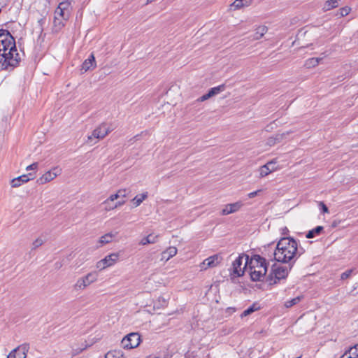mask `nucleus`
Wrapping results in <instances>:
<instances>
[{
    "label": "nucleus",
    "mask_w": 358,
    "mask_h": 358,
    "mask_svg": "<svg viewBox=\"0 0 358 358\" xmlns=\"http://www.w3.org/2000/svg\"><path fill=\"white\" fill-rule=\"evenodd\" d=\"M20 57L17 53L15 41L10 33L0 30V69L6 70L18 66Z\"/></svg>",
    "instance_id": "nucleus-1"
},
{
    "label": "nucleus",
    "mask_w": 358,
    "mask_h": 358,
    "mask_svg": "<svg viewBox=\"0 0 358 358\" xmlns=\"http://www.w3.org/2000/svg\"><path fill=\"white\" fill-rule=\"evenodd\" d=\"M303 252L298 249V243L292 237H283L278 242L273 252L274 259L282 263H288L299 257Z\"/></svg>",
    "instance_id": "nucleus-2"
},
{
    "label": "nucleus",
    "mask_w": 358,
    "mask_h": 358,
    "mask_svg": "<svg viewBox=\"0 0 358 358\" xmlns=\"http://www.w3.org/2000/svg\"><path fill=\"white\" fill-rule=\"evenodd\" d=\"M243 268H248L252 281H262L266 274L268 263L265 258L259 255H254L250 258L245 255Z\"/></svg>",
    "instance_id": "nucleus-3"
},
{
    "label": "nucleus",
    "mask_w": 358,
    "mask_h": 358,
    "mask_svg": "<svg viewBox=\"0 0 358 358\" xmlns=\"http://www.w3.org/2000/svg\"><path fill=\"white\" fill-rule=\"evenodd\" d=\"M288 273L289 270L287 267L274 264L272 266L271 273L267 277V281L270 285L276 284L280 280L285 279Z\"/></svg>",
    "instance_id": "nucleus-4"
},
{
    "label": "nucleus",
    "mask_w": 358,
    "mask_h": 358,
    "mask_svg": "<svg viewBox=\"0 0 358 358\" xmlns=\"http://www.w3.org/2000/svg\"><path fill=\"white\" fill-rule=\"evenodd\" d=\"M141 343V336L138 333L132 332L125 336L121 342L124 349L130 350L137 348Z\"/></svg>",
    "instance_id": "nucleus-5"
},
{
    "label": "nucleus",
    "mask_w": 358,
    "mask_h": 358,
    "mask_svg": "<svg viewBox=\"0 0 358 358\" xmlns=\"http://www.w3.org/2000/svg\"><path fill=\"white\" fill-rule=\"evenodd\" d=\"M98 278V273L96 271L87 273L84 277L79 278L74 285V289L83 290L87 286L96 281Z\"/></svg>",
    "instance_id": "nucleus-6"
},
{
    "label": "nucleus",
    "mask_w": 358,
    "mask_h": 358,
    "mask_svg": "<svg viewBox=\"0 0 358 358\" xmlns=\"http://www.w3.org/2000/svg\"><path fill=\"white\" fill-rule=\"evenodd\" d=\"M222 260V257L220 254L212 255L203 260L200 264L199 267L201 271L206 270L208 268H214L218 266Z\"/></svg>",
    "instance_id": "nucleus-7"
},
{
    "label": "nucleus",
    "mask_w": 358,
    "mask_h": 358,
    "mask_svg": "<svg viewBox=\"0 0 358 358\" xmlns=\"http://www.w3.org/2000/svg\"><path fill=\"white\" fill-rule=\"evenodd\" d=\"M111 131L112 129L106 123L103 122L93 131L92 136H88V141L92 140V138L102 139Z\"/></svg>",
    "instance_id": "nucleus-8"
},
{
    "label": "nucleus",
    "mask_w": 358,
    "mask_h": 358,
    "mask_svg": "<svg viewBox=\"0 0 358 358\" xmlns=\"http://www.w3.org/2000/svg\"><path fill=\"white\" fill-rule=\"evenodd\" d=\"M29 350V343H23L13 349L7 356V358H26Z\"/></svg>",
    "instance_id": "nucleus-9"
},
{
    "label": "nucleus",
    "mask_w": 358,
    "mask_h": 358,
    "mask_svg": "<svg viewBox=\"0 0 358 358\" xmlns=\"http://www.w3.org/2000/svg\"><path fill=\"white\" fill-rule=\"evenodd\" d=\"M59 174L60 170L57 167L53 168L52 170L47 171L41 177L38 178L36 182L39 185L45 184L55 179Z\"/></svg>",
    "instance_id": "nucleus-10"
},
{
    "label": "nucleus",
    "mask_w": 358,
    "mask_h": 358,
    "mask_svg": "<svg viewBox=\"0 0 358 358\" xmlns=\"http://www.w3.org/2000/svg\"><path fill=\"white\" fill-rule=\"evenodd\" d=\"M117 253H112L107 255L104 259L97 262L96 266L98 268L103 269L106 267L113 265L118 259Z\"/></svg>",
    "instance_id": "nucleus-11"
},
{
    "label": "nucleus",
    "mask_w": 358,
    "mask_h": 358,
    "mask_svg": "<svg viewBox=\"0 0 358 358\" xmlns=\"http://www.w3.org/2000/svg\"><path fill=\"white\" fill-rule=\"evenodd\" d=\"M246 255H239L232 264V275L240 277L243 275L245 268H242L243 259L245 258Z\"/></svg>",
    "instance_id": "nucleus-12"
},
{
    "label": "nucleus",
    "mask_w": 358,
    "mask_h": 358,
    "mask_svg": "<svg viewBox=\"0 0 358 358\" xmlns=\"http://www.w3.org/2000/svg\"><path fill=\"white\" fill-rule=\"evenodd\" d=\"M34 173H29L28 174L22 175L17 178H15L11 180V186L12 187H18L22 183L28 182L30 180L34 178Z\"/></svg>",
    "instance_id": "nucleus-13"
},
{
    "label": "nucleus",
    "mask_w": 358,
    "mask_h": 358,
    "mask_svg": "<svg viewBox=\"0 0 358 358\" xmlns=\"http://www.w3.org/2000/svg\"><path fill=\"white\" fill-rule=\"evenodd\" d=\"M243 206L241 201H237L233 203L226 205L221 212V215H227L231 213L238 211Z\"/></svg>",
    "instance_id": "nucleus-14"
},
{
    "label": "nucleus",
    "mask_w": 358,
    "mask_h": 358,
    "mask_svg": "<svg viewBox=\"0 0 358 358\" xmlns=\"http://www.w3.org/2000/svg\"><path fill=\"white\" fill-rule=\"evenodd\" d=\"M96 67L95 57L93 54H91L88 59H85L83 64L81 71L86 72L90 69H93Z\"/></svg>",
    "instance_id": "nucleus-15"
},
{
    "label": "nucleus",
    "mask_w": 358,
    "mask_h": 358,
    "mask_svg": "<svg viewBox=\"0 0 358 358\" xmlns=\"http://www.w3.org/2000/svg\"><path fill=\"white\" fill-rule=\"evenodd\" d=\"M276 162L275 160H272L266 163V164L262 166L259 168V176L261 178L265 177L268 176L270 173L274 171L275 168H269V166H272L275 164Z\"/></svg>",
    "instance_id": "nucleus-16"
},
{
    "label": "nucleus",
    "mask_w": 358,
    "mask_h": 358,
    "mask_svg": "<svg viewBox=\"0 0 358 358\" xmlns=\"http://www.w3.org/2000/svg\"><path fill=\"white\" fill-rule=\"evenodd\" d=\"M177 248L173 246H171L168 248L165 251L162 253V260H165L166 262L170 259L171 257H174L177 254Z\"/></svg>",
    "instance_id": "nucleus-17"
},
{
    "label": "nucleus",
    "mask_w": 358,
    "mask_h": 358,
    "mask_svg": "<svg viewBox=\"0 0 358 358\" xmlns=\"http://www.w3.org/2000/svg\"><path fill=\"white\" fill-rule=\"evenodd\" d=\"M66 21L67 20H64L62 17L54 16L53 31L59 32V31H61L62 29L64 27Z\"/></svg>",
    "instance_id": "nucleus-18"
},
{
    "label": "nucleus",
    "mask_w": 358,
    "mask_h": 358,
    "mask_svg": "<svg viewBox=\"0 0 358 358\" xmlns=\"http://www.w3.org/2000/svg\"><path fill=\"white\" fill-rule=\"evenodd\" d=\"M126 189H120L117 191V193L110 195L108 199H107L104 202L103 204L108 205L110 201H113L118 198L120 197H126Z\"/></svg>",
    "instance_id": "nucleus-19"
},
{
    "label": "nucleus",
    "mask_w": 358,
    "mask_h": 358,
    "mask_svg": "<svg viewBox=\"0 0 358 358\" xmlns=\"http://www.w3.org/2000/svg\"><path fill=\"white\" fill-rule=\"evenodd\" d=\"M117 234V233H108L101 236L99 241L100 246L111 243L113 241V239L116 236Z\"/></svg>",
    "instance_id": "nucleus-20"
},
{
    "label": "nucleus",
    "mask_w": 358,
    "mask_h": 358,
    "mask_svg": "<svg viewBox=\"0 0 358 358\" xmlns=\"http://www.w3.org/2000/svg\"><path fill=\"white\" fill-rule=\"evenodd\" d=\"M268 31L266 26H259L256 29L255 33L250 36L252 40H259Z\"/></svg>",
    "instance_id": "nucleus-21"
},
{
    "label": "nucleus",
    "mask_w": 358,
    "mask_h": 358,
    "mask_svg": "<svg viewBox=\"0 0 358 358\" xmlns=\"http://www.w3.org/2000/svg\"><path fill=\"white\" fill-rule=\"evenodd\" d=\"M324 231V227L322 226H317L315 228L310 230L306 235L307 238H313L322 234Z\"/></svg>",
    "instance_id": "nucleus-22"
},
{
    "label": "nucleus",
    "mask_w": 358,
    "mask_h": 358,
    "mask_svg": "<svg viewBox=\"0 0 358 358\" xmlns=\"http://www.w3.org/2000/svg\"><path fill=\"white\" fill-rule=\"evenodd\" d=\"M341 0H328L324 3L323 9L325 11L330 10L338 7Z\"/></svg>",
    "instance_id": "nucleus-23"
},
{
    "label": "nucleus",
    "mask_w": 358,
    "mask_h": 358,
    "mask_svg": "<svg viewBox=\"0 0 358 358\" xmlns=\"http://www.w3.org/2000/svg\"><path fill=\"white\" fill-rule=\"evenodd\" d=\"M69 10H64L61 7H57L55 10V16L58 17H62L64 20H67L69 17Z\"/></svg>",
    "instance_id": "nucleus-24"
},
{
    "label": "nucleus",
    "mask_w": 358,
    "mask_h": 358,
    "mask_svg": "<svg viewBox=\"0 0 358 358\" xmlns=\"http://www.w3.org/2000/svg\"><path fill=\"white\" fill-rule=\"evenodd\" d=\"M105 358H125L123 355V352L121 350H110L108 352L106 355Z\"/></svg>",
    "instance_id": "nucleus-25"
},
{
    "label": "nucleus",
    "mask_w": 358,
    "mask_h": 358,
    "mask_svg": "<svg viewBox=\"0 0 358 358\" xmlns=\"http://www.w3.org/2000/svg\"><path fill=\"white\" fill-rule=\"evenodd\" d=\"M321 59V58L317 57L310 58L305 62L304 66L308 69L313 68L319 64Z\"/></svg>",
    "instance_id": "nucleus-26"
},
{
    "label": "nucleus",
    "mask_w": 358,
    "mask_h": 358,
    "mask_svg": "<svg viewBox=\"0 0 358 358\" xmlns=\"http://www.w3.org/2000/svg\"><path fill=\"white\" fill-rule=\"evenodd\" d=\"M148 197V192L143 193L139 195H136L134 199L135 206L137 207Z\"/></svg>",
    "instance_id": "nucleus-27"
},
{
    "label": "nucleus",
    "mask_w": 358,
    "mask_h": 358,
    "mask_svg": "<svg viewBox=\"0 0 358 358\" xmlns=\"http://www.w3.org/2000/svg\"><path fill=\"white\" fill-rule=\"evenodd\" d=\"M157 236H152V234H149L148 236L143 238L141 241V245H146L149 243H155L157 241Z\"/></svg>",
    "instance_id": "nucleus-28"
},
{
    "label": "nucleus",
    "mask_w": 358,
    "mask_h": 358,
    "mask_svg": "<svg viewBox=\"0 0 358 358\" xmlns=\"http://www.w3.org/2000/svg\"><path fill=\"white\" fill-rule=\"evenodd\" d=\"M224 89H225V85H220L219 86L210 88L208 92L210 93V96L213 97V96L218 94L221 92L224 91Z\"/></svg>",
    "instance_id": "nucleus-29"
},
{
    "label": "nucleus",
    "mask_w": 358,
    "mask_h": 358,
    "mask_svg": "<svg viewBox=\"0 0 358 358\" xmlns=\"http://www.w3.org/2000/svg\"><path fill=\"white\" fill-rule=\"evenodd\" d=\"M259 308V306H257V303H253L251 306L245 309L241 314V317H246L255 310H257Z\"/></svg>",
    "instance_id": "nucleus-30"
},
{
    "label": "nucleus",
    "mask_w": 358,
    "mask_h": 358,
    "mask_svg": "<svg viewBox=\"0 0 358 358\" xmlns=\"http://www.w3.org/2000/svg\"><path fill=\"white\" fill-rule=\"evenodd\" d=\"M284 136L285 134H277L275 137H271L268 139L267 144L269 145H273L276 143V141L280 142Z\"/></svg>",
    "instance_id": "nucleus-31"
},
{
    "label": "nucleus",
    "mask_w": 358,
    "mask_h": 358,
    "mask_svg": "<svg viewBox=\"0 0 358 358\" xmlns=\"http://www.w3.org/2000/svg\"><path fill=\"white\" fill-rule=\"evenodd\" d=\"M301 296H296L291 300H288L285 301V306L286 308H291L293 306L297 304L301 301Z\"/></svg>",
    "instance_id": "nucleus-32"
},
{
    "label": "nucleus",
    "mask_w": 358,
    "mask_h": 358,
    "mask_svg": "<svg viewBox=\"0 0 358 358\" xmlns=\"http://www.w3.org/2000/svg\"><path fill=\"white\" fill-rule=\"evenodd\" d=\"M347 352L348 355H351L352 358L358 357V344L350 348Z\"/></svg>",
    "instance_id": "nucleus-33"
},
{
    "label": "nucleus",
    "mask_w": 358,
    "mask_h": 358,
    "mask_svg": "<svg viewBox=\"0 0 358 358\" xmlns=\"http://www.w3.org/2000/svg\"><path fill=\"white\" fill-rule=\"evenodd\" d=\"M350 10H351V8L348 6L343 7L338 10L336 15H338L340 17L346 16L349 14Z\"/></svg>",
    "instance_id": "nucleus-34"
},
{
    "label": "nucleus",
    "mask_w": 358,
    "mask_h": 358,
    "mask_svg": "<svg viewBox=\"0 0 358 358\" xmlns=\"http://www.w3.org/2000/svg\"><path fill=\"white\" fill-rule=\"evenodd\" d=\"M244 2L245 0H235L231 6L234 7L235 9H239L243 6H247L244 4Z\"/></svg>",
    "instance_id": "nucleus-35"
},
{
    "label": "nucleus",
    "mask_w": 358,
    "mask_h": 358,
    "mask_svg": "<svg viewBox=\"0 0 358 358\" xmlns=\"http://www.w3.org/2000/svg\"><path fill=\"white\" fill-rule=\"evenodd\" d=\"M353 272V269L351 268V269H348L347 271H345V272H343L341 275V279L344 280H346L348 278H349L352 273Z\"/></svg>",
    "instance_id": "nucleus-36"
},
{
    "label": "nucleus",
    "mask_w": 358,
    "mask_h": 358,
    "mask_svg": "<svg viewBox=\"0 0 358 358\" xmlns=\"http://www.w3.org/2000/svg\"><path fill=\"white\" fill-rule=\"evenodd\" d=\"M124 203H125V201H117L113 206L106 205L105 209H106V210H108V211L111 210H113V209L117 208L118 206L123 205Z\"/></svg>",
    "instance_id": "nucleus-37"
},
{
    "label": "nucleus",
    "mask_w": 358,
    "mask_h": 358,
    "mask_svg": "<svg viewBox=\"0 0 358 358\" xmlns=\"http://www.w3.org/2000/svg\"><path fill=\"white\" fill-rule=\"evenodd\" d=\"M43 243V239H41V238H38L37 239H36L33 243H32V249L33 250H35L37 248H38L39 246L42 245Z\"/></svg>",
    "instance_id": "nucleus-38"
},
{
    "label": "nucleus",
    "mask_w": 358,
    "mask_h": 358,
    "mask_svg": "<svg viewBox=\"0 0 358 358\" xmlns=\"http://www.w3.org/2000/svg\"><path fill=\"white\" fill-rule=\"evenodd\" d=\"M211 97L212 96H210V93L208 92V93H206V94L202 95L201 96H200L199 98H198V99L196 101H199V102H202V101H204Z\"/></svg>",
    "instance_id": "nucleus-39"
},
{
    "label": "nucleus",
    "mask_w": 358,
    "mask_h": 358,
    "mask_svg": "<svg viewBox=\"0 0 358 358\" xmlns=\"http://www.w3.org/2000/svg\"><path fill=\"white\" fill-rule=\"evenodd\" d=\"M57 7H61L64 10H69V4L66 2H61Z\"/></svg>",
    "instance_id": "nucleus-40"
},
{
    "label": "nucleus",
    "mask_w": 358,
    "mask_h": 358,
    "mask_svg": "<svg viewBox=\"0 0 358 358\" xmlns=\"http://www.w3.org/2000/svg\"><path fill=\"white\" fill-rule=\"evenodd\" d=\"M38 168V163L36 162H34L30 165H29L27 168H26V170L27 171H30V170H35Z\"/></svg>",
    "instance_id": "nucleus-41"
},
{
    "label": "nucleus",
    "mask_w": 358,
    "mask_h": 358,
    "mask_svg": "<svg viewBox=\"0 0 358 358\" xmlns=\"http://www.w3.org/2000/svg\"><path fill=\"white\" fill-rule=\"evenodd\" d=\"M158 301L162 306H166L167 305V301L166 299L163 296H159L158 299Z\"/></svg>",
    "instance_id": "nucleus-42"
},
{
    "label": "nucleus",
    "mask_w": 358,
    "mask_h": 358,
    "mask_svg": "<svg viewBox=\"0 0 358 358\" xmlns=\"http://www.w3.org/2000/svg\"><path fill=\"white\" fill-rule=\"evenodd\" d=\"M262 190L261 189H258L257 191H255V192H250L248 194V197L249 198H254L255 196H256L257 195H258L259 192H260Z\"/></svg>",
    "instance_id": "nucleus-43"
},
{
    "label": "nucleus",
    "mask_w": 358,
    "mask_h": 358,
    "mask_svg": "<svg viewBox=\"0 0 358 358\" xmlns=\"http://www.w3.org/2000/svg\"><path fill=\"white\" fill-rule=\"evenodd\" d=\"M320 206H322V210L324 213H327L328 212V208L327 207V206L323 203V202H320Z\"/></svg>",
    "instance_id": "nucleus-44"
},
{
    "label": "nucleus",
    "mask_w": 358,
    "mask_h": 358,
    "mask_svg": "<svg viewBox=\"0 0 358 358\" xmlns=\"http://www.w3.org/2000/svg\"><path fill=\"white\" fill-rule=\"evenodd\" d=\"M251 3V0H245L244 4L246 6H249Z\"/></svg>",
    "instance_id": "nucleus-45"
},
{
    "label": "nucleus",
    "mask_w": 358,
    "mask_h": 358,
    "mask_svg": "<svg viewBox=\"0 0 358 358\" xmlns=\"http://www.w3.org/2000/svg\"><path fill=\"white\" fill-rule=\"evenodd\" d=\"M138 136H139V135L138 134V135L135 136L134 137V138H135V139H136V140H137V139H138Z\"/></svg>",
    "instance_id": "nucleus-46"
},
{
    "label": "nucleus",
    "mask_w": 358,
    "mask_h": 358,
    "mask_svg": "<svg viewBox=\"0 0 358 358\" xmlns=\"http://www.w3.org/2000/svg\"><path fill=\"white\" fill-rule=\"evenodd\" d=\"M269 168H275L274 164H273L272 166H269Z\"/></svg>",
    "instance_id": "nucleus-47"
},
{
    "label": "nucleus",
    "mask_w": 358,
    "mask_h": 358,
    "mask_svg": "<svg viewBox=\"0 0 358 358\" xmlns=\"http://www.w3.org/2000/svg\"><path fill=\"white\" fill-rule=\"evenodd\" d=\"M148 358H159V357H148Z\"/></svg>",
    "instance_id": "nucleus-48"
},
{
    "label": "nucleus",
    "mask_w": 358,
    "mask_h": 358,
    "mask_svg": "<svg viewBox=\"0 0 358 358\" xmlns=\"http://www.w3.org/2000/svg\"><path fill=\"white\" fill-rule=\"evenodd\" d=\"M296 358H301V357H296Z\"/></svg>",
    "instance_id": "nucleus-49"
}]
</instances>
